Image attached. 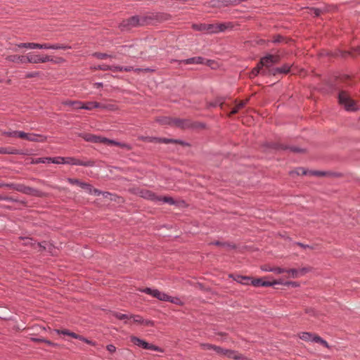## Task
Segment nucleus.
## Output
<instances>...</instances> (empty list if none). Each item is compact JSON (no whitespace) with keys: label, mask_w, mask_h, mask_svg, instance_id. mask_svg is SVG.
Instances as JSON below:
<instances>
[{"label":"nucleus","mask_w":360,"mask_h":360,"mask_svg":"<svg viewBox=\"0 0 360 360\" xmlns=\"http://www.w3.org/2000/svg\"><path fill=\"white\" fill-rule=\"evenodd\" d=\"M147 349L154 350V351L160 352H163V350L160 347H158L155 345H150V344H148V347Z\"/></svg>","instance_id":"a18cd8bd"},{"label":"nucleus","mask_w":360,"mask_h":360,"mask_svg":"<svg viewBox=\"0 0 360 360\" xmlns=\"http://www.w3.org/2000/svg\"><path fill=\"white\" fill-rule=\"evenodd\" d=\"M299 337L300 339L304 341H313L315 342L320 343L327 348L330 347V346L328 345V342L326 340H324L320 336L316 334L303 332L299 334Z\"/></svg>","instance_id":"1a4fd4ad"},{"label":"nucleus","mask_w":360,"mask_h":360,"mask_svg":"<svg viewBox=\"0 0 360 360\" xmlns=\"http://www.w3.org/2000/svg\"><path fill=\"white\" fill-rule=\"evenodd\" d=\"M290 69V65H284L281 68H276L272 69L271 70H269V71L271 72V74L276 75V74H280V73L286 74V73L289 72Z\"/></svg>","instance_id":"412c9836"},{"label":"nucleus","mask_w":360,"mask_h":360,"mask_svg":"<svg viewBox=\"0 0 360 360\" xmlns=\"http://www.w3.org/2000/svg\"><path fill=\"white\" fill-rule=\"evenodd\" d=\"M65 158L62 157H57L52 158H51L50 162L55 163V164H65Z\"/></svg>","instance_id":"473e14b6"},{"label":"nucleus","mask_w":360,"mask_h":360,"mask_svg":"<svg viewBox=\"0 0 360 360\" xmlns=\"http://www.w3.org/2000/svg\"><path fill=\"white\" fill-rule=\"evenodd\" d=\"M69 336H71L73 338L78 339V340H84V338L83 336L79 335L75 333L70 332V334Z\"/></svg>","instance_id":"8fccbe9b"},{"label":"nucleus","mask_w":360,"mask_h":360,"mask_svg":"<svg viewBox=\"0 0 360 360\" xmlns=\"http://www.w3.org/2000/svg\"><path fill=\"white\" fill-rule=\"evenodd\" d=\"M214 346V345L207 343L200 344V347L205 350L213 349Z\"/></svg>","instance_id":"37998d69"},{"label":"nucleus","mask_w":360,"mask_h":360,"mask_svg":"<svg viewBox=\"0 0 360 360\" xmlns=\"http://www.w3.org/2000/svg\"><path fill=\"white\" fill-rule=\"evenodd\" d=\"M112 314L117 319L120 320L124 321V323H127V321L129 319V316L127 314H124L118 312H112Z\"/></svg>","instance_id":"c85d7f7f"},{"label":"nucleus","mask_w":360,"mask_h":360,"mask_svg":"<svg viewBox=\"0 0 360 360\" xmlns=\"http://www.w3.org/2000/svg\"><path fill=\"white\" fill-rule=\"evenodd\" d=\"M65 164L73 165H82V166H93L94 162L92 161H82L73 158H65Z\"/></svg>","instance_id":"2eb2a0df"},{"label":"nucleus","mask_w":360,"mask_h":360,"mask_svg":"<svg viewBox=\"0 0 360 360\" xmlns=\"http://www.w3.org/2000/svg\"><path fill=\"white\" fill-rule=\"evenodd\" d=\"M287 274V278H297L300 277L298 269H285V272Z\"/></svg>","instance_id":"a878e982"},{"label":"nucleus","mask_w":360,"mask_h":360,"mask_svg":"<svg viewBox=\"0 0 360 360\" xmlns=\"http://www.w3.org/2000/svg\"><path fill=\"white\" fill-rule=\"evenodd\" d=\"M157 121L162 124H171L181 128L185 129L191 127V123L189 120H181V119H172L170 117H162L158 119Z\"/></svg>","instance_id":"6e6552de"},{"label":"nucleus","mask_w":360,"mask_h":360,"mask_svg":"<svg viewBox=\"0 0 360 360\" xmlns=\"http://www.w3.org/2000/svg\"><path fill=\"white\" fill-rule=\"evenodd\" d=\"M6 59L8 61L23 64L25 63V55H10L8 56Z\"/></svg>","instance_id":"f3484780"},{"label":"nucleus","mask_w":360,"mask_h":360,"mask_svg":"<svg viewBox=\"0 0 360 360\" xmlns=\"http://www.w3.org/2000/svg\"><path fill=\"white\" fill-rule=\"evenodd\" d=\"M321 13V11L319 8H311L309 9V13L314 16H319L320 15Z\"/></svg>","instance_id":"ea45409f"},{"label":"nucleus","mask_w":360,"mask_h":360,"mask_svg":"<svg viewBox=\"0 0 360 360\" xmlns=\"http://www.w3.org/2000/svg\"><path fill=\"white\" fill-rule=\"evenodd\" d=\"M51 158H39L33 159L32 163L33 164H39V163H46L50 162Z\"/></svg>","instance_id":"7c9ffc66"},{"label":"nucleus","mask_w":360,"mask_h":360,"mask_svg":"<svg viewBox=\"0 0 360 360\" xmlns=\"http://www.w3.org/2000/svg\"><path fill=\"white\" fill-rule=\"evenodd\" d=\"M13 188L15 189L18 191L22 192L25 194H32L34 191V190L28 186H25L23 185H18L16 186H14L13 184Z\"/></svg>","instance_id":"4be33fe9"},{"label":"nucleus","mask_w":360,"mask_h":360,"mask_svg":"<svg viewBox=\"0 0 360 360\" xmlns=\"http://www.w3.org/2000/svg\"><path fill=\"white\" fill-rule=\"evenodd\" d=\"M310 174L316 175V176H323L325 175L324 172H319V171H310L309 172Z\"/></svg>","instance_id":"6e6d98bb"},{"label":"nucleus","mask_w":360,"mask_h":360,"mask_svg":"<svg viewBox=\"0 0 360 360\" xmlns=\"http://www.w3.org/2000/svg\"><path fill=\"white\" fill-rule=\"evenodd\" d=\"M295 172L297 173V175L308 174V172L304 168H299L295 171Z\"/></svg>","instance_id":"864d4df0"},{"label":"nucleus","mask_w":360,"mask_h":360,"mask_svg":"<svg viewBox=\"0 0 360 360\" xmlns=\"http://www.w3.org/2000/svg\"><path fill=\"white\" fill-rule=\"evenodd\" d=\"M161 198V200H158L157 202H165V203H168L169 205H174L175 204V201L174 200L171 198V197H169V196H160Z\"/></svg>","instance_id":"c756f323"},{"label":"nucleus","mask_w":360,"mask_h":360,"mask_svg":"<svg viewBox=\"0 0 360 360\" xmlns=\"http://www.w3.org/2000/svg\"><path fill=\"white\" fill-rule=\"evenodd\" d=\"M338 101L340 104L343 105L346 110L355 111L356 110V102L352 99L351 96L347 91H340Z\"/></svg>","instance_id":"39448f33"},{"label":"nucleus","mask_w":360,"mask_h":360,"mask_svg":"<svg viewBox=\"0 0 360 360\" xmlns=\"http://www.w3.org/2000/svg\"><path fill=\"white\" fill-rule=\"evenodd\" d=\"M82 136L85 141H89V142L102 143H104L108 146H119V147L124 148L125 150H129L131 149V147L129 144L117 142L114 140H110V139H108L105 137H101V136L93 135L91 134H83Z\"/></svg>","instance_id":"f257e3e1"},{"label":"nucleus","mask_w":360,"mask_h":360,"mask_svg":"<svg viewBox=\"0 0 360 360\" xmlns=\"http://www.w3.org/2000/svg\"><path fill=\"white\" fill-rule=\"evenodd\" d=\"M247 0H213L210 2L211 6L214 7L227 6L230 5H237L242 1Z\"/></svg>","instance_id":"ddd939ff"},{"label":"nucleus","mask_w":360,"mask_h":360,"mask_svg":"<svg viewBox=\"0 0 360 360\" xmlns=\"http://www.w3.org/2000/svg\"><path fill=\"white\" fill-rule=\"evenodd\" d=\"M17 136L23 139H27L28 133H25L24 131H17Z\"/></svg>","instance_id":"c03bdc74"},{"label":"nucleus","mask_w":360,"mask_h":360,"mask_svg":"<svg viewBox=\"0 0 360 360\" xmlns=\"http://www.w3.org/2000/svg\"><path fill=\"white\" fill-rule=\"evenodd\" d=\"M100 107H105L103 103H100L96 101H89L83 103L82 109L91 110L94 108H100Z\"/></svg>","instance_id":"6ab92c4d"},{"label":"nucleus","mask_w":360,"mask_h":360,"mask_svg":"<svg viewBox=\"0 0 360 360\" xmlns=\"http://www.w3.org/2000/svg\"><path fill=\"white\" fill-rule=\"evenodd\" d=\"M53 58L49 56H42L36 52H30L25 55V63H44L53 62Z\"/></svg>","instance_id":"423d86ee"},{"label":"nucleus","mask_w":360,"mask_h":360,"mask_svg":"<svg viewBox=\"0 0 360 360\" xmlns=\"http://www.w3.org/2000/svg\"><path fill=\"white\" fill-rule=\"evenodd\" d=\"M297 245H299V246H300V247H302V248H309V249H310V250H311V249H312V248H311V247H310V246H309V245H304V244H302V243H297Z\"/></svg>","instance_id":"680f3d73"},{"label":"nucleus","mask_w":360,"mask_h":360,"mask_svg":"<svg viewBox=\"0 0 360 360\" xmlns=\"http://www.w3.org/2000/svg\"><path fill=\"white\" fill-rule=\"evenodd\" d=\"M150 19V18H148L146 16L135 15L128 19L124 20L121 22L120 27L122 30L128 31L137 26H143L147 25L148 23V20Z\"/></svg>","instance_id":"f03ea898"},{"label":"nucleus","mask_w":360,"mask_h":360,"mask_svg":"<svg viewBox=\"0 0 360 360\" xmlns=\"http://www.w3.org/2000/svg\"><path fill=\"white\" fill-rule=\"evenodd\" d=\"M310 270L311 269L309 267H303L301 269H298L300 276H304V274L310 271Z\"/></svg>","instance_id":"79ce46f5"},{"label":"nucleus","mask_w":360,"mask_h":360,"mask_svg":"<svg viewBox=\"0 0 360 360\" xmlns=\"http://www.w3.org/2000/svg\"><path fill=\"white\" fill-rule=\"evenodd\" d=\"M141 291L146 294L150 295L151 296H153L161 301L169 302L171 303H173V304H175L177 305L182 304V302L181 301V300L179 298L176 297L169 296V295H168L164 292H162L156 289L153 290L149 288H146L141 290Z\"/></svg>","instance_id":"7ed1b4c3"},{"label":"nucleus","mask_w":360,"mask_h":360,"mask_svg":"<svg viewBox=\"0 0 360 360\" xmlns=\"http://www.w3.org/2000/svg\"><path fill=\"white\" fill-rule=\"evenodd\" d=\"M107 350L110 353H114L116 351V347L113 345H108L106 347Z\"/></svg>","instance_id":"603ef678"},{"label":"nucleus","mask_w":360,"mask_h":360,"mask_svg":"<svg viewBox=\"0 0 360 360\" xmlns=\"http://www.w3.org/2000/svg\"><path fill=\"white\" fill-rule=\"evenodd\" d=\"M271 271L275 273L276 274H281L285 272V269L281 267H272Z\"/></svg>","instance_id":"e433bc0d"},{"label":"nucleus","mask_w":360,"mask_h":360,"mask_svg":"<svg viewBox=\"0 0 360 360\" xmlns=\"http://www.w3.org/2000/svg\"><path fill=\"white\" fill-rule=\"evenodd\" d=\"M66 46L60 44H51V49H65Z\"/></svg>","instance_id":"de8ad7c7"},{"label":"nucleus","mask_w":360,"mask_h":360,"mask_svg":"<svg viewBox=\"0 0 360 360\" xmlns=\"http://www.w3.org/2000/svg\"><path fill=\"white\" fill-rule=\"evenodd\" d=\"M193 27L196 30L202 31L209 34H213L224 31L227 28V25L224 23L200 24L193 25Z\"/></svg>","instance_id":"20e7f679"},{"label":"nucleus","mask_w":360,"mask_h":360,"mask_svg":"<svg viewBox=\"0 0 360 360\" xmlns=\"http://www.w3.org/2000/svg\"><path fill=\"white\" fill-rule=\"evenodd\" d=\"M34 340L37 341V342H46L49 345H53L51 342H50L49 340H42V339H34Z\"/></svg>","instance_id":"bf43d9fd"},{"label":"nucleus","mask_w":360,"mask_h":360,"mask_svg":"<svg viewBox=\"0 0 360 360\" xmlns=\"http://www.w3.org/2000/svg\"><path fill=\"white\" fill-rule=\"evenodd\" d=\"M69 336H71L73 338L78 339V340H84V338L83 336L79 335L75 333L70 332V334Z\"/></svg>","instance_id":"09e8293b"},{"label":"nucleus","mask_w":360,"mask_h":360,"mask_svg":"<svg viewBox=\"0 0 360 360\" xmlns=\"http://www.w3.org/2000/svg\"><path fill=\"white\" fill-rule=\"evenodd\" d=\"M68 182L71 184H75L82 188L86 190L88 193L94 194L95 195H98L100 194V191L96 188H93L92 186L86 183H83L76 179H68Z\"/></svg>","instance_id":"9d476101"},{"label":"nucleus","mask_w":360,"mask_h":360,"mask_svg":"<svg viewBox=\"0 0 360 360\" xmlns=\"http://www.w3.org/2000/svg\"><path fill=\"white\" fill-rule=\"evenodd\" d=\"M251 283L252 284V285L255 287H269L273 286L274 285H277L278 283H283V279L280 278L278 280H274L272 281H264L262 278H251Z\"/></svg>","instance_id":"f8f14e48"},{"label":"nucleus","mask_w":360,"mask_h":360,"mask_svg":"<svg viewBox=\"0 0 360 360\" xmlns=\"http://www.w3.org/2000/svg\"><path fill=\"white\" fill-rule=\"evenodd\" d=\"M279 60V56L278 55H267L261 58L260 62L259 63V67L262 68L266 67L269 68L273 64L278 63Z\"/></svg>","instance_id":"9b49d317"},{"label":"nucleus","mask_w":360,"mask_h":360,"mask_svg":"<svg viewBox=\"0 0 360 360\" xmlns=\"http://www.w3.org/2000/svg\"><path fill=\"white\" fill-rule=\"evenodd\" d=\"M81 340L85 342L86 343H87L89 345H94V343L92 341H91L88 339H86L85 338H84V340Z\"/></svg>","instance_id":"69168bd1"},{"label":"nucleus","mask_w":360,"mask_h":360,"mask_svg":"<svg viewBox=\"0 0 360 360\" xmlns=\"http://www.w3.org/2000/svg\"><path fill=\"white\" fill-rule=\"evenodd\" d=\"M248 99L245 101H240L236 105V106L233 108V110L230 112L229 116H231L236 113H237L240 109L245 107L247 104Z\"/></svg>","instance_id":"5701e85b"},{"label":"nucleus","mask_w":360,"mask_h":360,"mask_svg":"<svg viewBox=\"0 0 360 360\" xmlns=\"http://www.w3.org/2000/svg\"><path fill=\"white\" fill-rule=\"evenodd\" d=\"M16 47L18 48H27L30 49H41V44L37 43H20L15 45V47L12 49L13 51H17Z\"/></svg>","instance_id":"dca6fc26"},{"label":"nucleus","mask_w":360,"mask_h":360,"mask_svg":"<svg viewBox=\"0 0 360 360\" xmlns=\"http://www.w3.org/2000/svg\"><path fill=\"white\" fill-rule=\"evenodd\" d=\"M203 59L200 57H193L182 61L184 64L202 63Z\"/></svg>","instance_id":"bb28decb"},{"label":"nucleus","mask_w":360,"mask_h":360,"mask_svg":"<svg viewBox=\"0 0 360 360\" xmlns=\"http://www.w3.org/2000/svg\"><path fill=\"white\" fill-rule=\"evenodd\" d=\"M282 40H283V37H281V36H277V37L274 39V42H281Z\"/></svg>","instance_id":"e2e57ef3"},{"label":"nucleus","mask_w":360,"mask_h":360,"mask_svg":"<svg viewBox=\"0 0 360 360\" xmlns=\"http://www.w3.org/2000/svg\"><path fill=\"white\" fill-rule=\"evenodd\" d=\"M142 325L146 326H153L154 325V323L152 321L143 319V322L142 323Z\"/></svg>","instance_id":"5fc2aeb1"},{"label":"nucleus","mask_w":360,"mask_h":360,"mask_svg":"<svg viewBox=\"0 0 360 360\" xmlns=\"http://www.w3.org/2000/svg\"><path fill=\"white\" fill-rule=\"evenodd\" d=\"M65 105L72 107V109H82L83 103L77 101H67L64 102Z\"/></svg>","instance_id":"393cba45"},{"label":"nucleus","mask_w":360,"mask_h":360,"mask_svg":"<svg viewBox=\"0 0 360 360\" xmlns=\"http://www.w3.org/2000/svg\"><path fill=\"white\" fill-rule=\"evenodd\" d=\"M51 49L50 44H41V49Z\"/></svg>","instance_id":"13d9d810"},{"label":"nucleus","mask_w":360,"mask_h":360,"mask_svg":"<svg viewBox=\"0 0 360 360\" xmlns=\"http://www.w3.org/2000/svg\"><path fill=\"white\" fill-rule=\"evenodd\" d=\"M213 350L219 355L226 356L229 359L234 360H247L245 356L234 350L226 349L216 345L214 346Z\"/></svg>","instance_id":"0eeeda50"},{"label":"nucleus","mask_w":360,"mask_h":360,"mask_svg":"<svg viewBox=\"0 0 360 360\" xmlns=\"http://www.w3.org/2000/svg\"><path fill=\"white\" fill-rule=\"evenodd\" d=\"M275 148H278V149H285L286 148V147H285L282 144H278L277 146H275Z\"/></svg>","instance_id":"774afa93"},{"label":"nucleus","mask_w":360,"mask_h":360,"mask_svg":"<svg viewBox=\"0 0 360 360\" xmlns=\"http://www.w3.org/2000/svg\"><path fill=\"white\" fill-rule=\"evenodd\" d=\"M261 70H262V68L259 67V64L258 63L257 65L255 68H253L252 70L251 71V72L250 74V77H256L260 72Z\"/></svg>","instance_id":"2f4dec72"},{"label":"nucleus","mask_w":360,"mask_h":360,"mask_svg":"<svg viewBox=\"0 0 360 360\" xmlns=\"http://www.w3.org/2000/svg\"><path fill=\"white\" fill-rule=\"evenodd\" d=\"M212 244L216 245H220V246H226V245L225 243H222L219 241L213 242Z\"/></svg>","instance_id":"0e129e2a"},{"label":"nucleus","mask_w":360,"mask_h":360,"mask_svg":"<svg viewBox=\"0 0 360 360\" xmlns=\"http://www.w3.org/2000/svg\"><path fill=\"white\" fill-rule=\"evenodd\" d=\"M130 340H131V342L133 344H134L135 345H137V346L141 347L146 349H147L148 347L149 343H148L145 340H141L136 336H131Z\"/></svg>","instance_id":"a211bd4d"},{"label":"nucleus","mask_w":360,"mask_h":360,"mask_svg":"<svg viewBox=\"0 0 360 360\" xmlns=\"http://www.w3.org/2000/svg\"><path fill=\"white\" fill-rule=\"evenodd\" d=\"M103 105H104L105 107H100V108L108 109L109 110H115V105H112V104H108V105L103 104Z\"/></svg>","instance_id":"3c124183"},{"label":"nucleus","mask_w":360,"mask_h":360,"mask_svg":"<svg viewBox=\"0 0 360 360\" xmlns=\"http://www.w3.org/2000/svg\"><path fill=\"white\" fill-rule=\"evenodd\" d=\"M262 269L264 271H271V270L272 269V267H270V266H263L262 267Z\"/></svg>","instance_id":"052dcab7"},{"label":"nucleus","mask_w":360,"mask_h":360,"mask_svg":"<svg viewBox=\"0 0 360 360\" xmlns=\"http://www.w3.org/2000/svg\"><path fill=\"white\" fill-rule=\"evenodd\" d=\"M141 196L144 198L151 200L153 201H158L161 200L160 197L156 195L154 193L147 190L143 191L141 192Z\"/></svg>","instance_id":"aec40b11"},{"label":"nucleus","mask_w":360,"mask_h":360,"mask_svg":"<svg viewBox=\"0 0 360 360\" xmlns=\"http://www.w3.org/2000/svg\"><path fill=\"white\" fill-rule=\"evenodd\" d=\"M57 333L58 334H63V335H69L70 334V332L68 330H57Z\"/></svg>","instance_id":"4d7b16f0"},{"label":"nucleus","mask_w":360,"mask_h":360,"mask_svg":"<svg viewBox=\"0 0 360 360\" xmlns=\"http://www.w3.org/2000/svg\"><path fill=\"white\" fill-rule=\"evenodd\" d=\"M132 319L133 321L136 323H139L142 325L143 322V319L139 315H131L129 316V319Z\"/></svg>","instance_id":"72a5a7b5"},{"label":"nucleus","mask_w":360,"mask_h":360,"mask_svg":"<svg viewBox=\"0 0 360 360\" xmlns=\"http://www.w3.org/2000/svg\"><path fill=\"white\" fill-rule=\"evenodd\" d=\"M99 69H101L102 70H110L112 72H122V71L129 72L132 70V68L131 67L115 66V65L110 66V65L103 64V65H99Z\"/></svg>","instance_id":"4468645a"},{"label":"nucleus","mask_w":360,"mask_h":360,"mask_svg":"<svg viewBox=\"0 0 360 360\" xmlns=\"http://www.w3.org/2000/svg\"><path fill=\"white\" fill-rule=\"evenodd\" d=\"M27 140L30 141H34V142H44L46 140V137L39 135V134L28 133V136H27Z\"/></svg>","instance_id":"b1692460"},{"label":"nucleus","mask_w":360,"mask_h":360,"mask_svg":"<svg viewBox=\"0 0 360 360\" xmlns=\"http://www.w3.org/2000/svg\"><path fill=\"white\" fill-rule=\"evenodd\" d=\"M6 154H22L19 150L13 148H6Z\"/></svg>","instance_id":"c9c22d12"},{"label":"nucleus","mask_w":360,"mask_h":360,"mask_svg":"<svg viewBox=\"0 0 360 360\" xmlns=\"http://www.w3.org/2000/svg\"><path fill=\"white\" fill-rule=\"evenodd\" d=\"M95 56L99 59H105L107 58L111 57L110 56H108L106 53H95Z\"/></svg>","instance_id":"49530a36"},{"label":"nucleus","mask_w":360,"mask_h":360,"mask_svg":"<svg viewBox=\"0 0 360 360\" xmlns=\"http://www.w3.org/2000/svg\"><path fill=\"white\" fill-rule=\"evenodd\" d=\"M251 278H252L248 276H238L235 280L241 284L248 285L251 282Z\"/></svg>","instance_id":"cd10ccee"},{"label":"nucleus","mask_w":360,"mask_h":360,"mask_svg":"<svg viewBox=\"0 0 360 360\" xmlns=\"http://www.w3.org/2000/svg\"><path fill=\"white\" fill-rule=\"evenodd\" d=\"M17 131H4L1 132V134L7 136L15 137V136H17Z\"/></svg>","instance_id":"a19ab883"},{"label":"nucleus","mask_w":360,"mask_h":360,"mask_svg":"<svg viewBox=\"0 0 360 360\" xmlns=\"http://www.w3.org/2000/svg\"><path fill=\"white\" fill-rule=\"evenodd\" d=\"M139 139L146 142H157L158 140V138L151 136H141Z\"/></svg>","instance_id":"4c0bfd02"},{"label":"nucleus","mask_w":360,"mask_h":360,"mask_svg":"<svg viewBox=\"0 0 360 360\" xmlns=\"http://www.w3.org/2000/svg\"><path fill=\"white\" fill-rule=\"evenodd\" d=\"M157 142H158V143H177V141L176 140H174V139H160V138H158Z\"/></svg>","instance_id":"58836bf2"},{"label":"nucleus","mask_w":360,"mask_h":360,"mask_svg":"<svg viewBox=\"0 0 360 360\" xmlns=\"http://www.w3.org/2000/svg\"><path fill=\"white\" fill-rule=\"evenodd\" d=\"M277 285H284L285 286H292V287H298L300 286V283L298 282L295 281H284L283 283H278Z\"/></svg>","instance_id":"f704fd0d"},{"label":"nucleus","mask_w":360,"mask_h":360,"mask_svg":"<svg viewBox=\"0 0 360 360\" xmlns=\"http://www.w3.org/2000/svg\"><path fill=\"white\" fill-rule=\"evenodd\" d=\"M290 150L293 152H302L303 151L302 149H300L297 148H291Z\"/></svg>","instance_id":"338daca9"}]
</instances>
